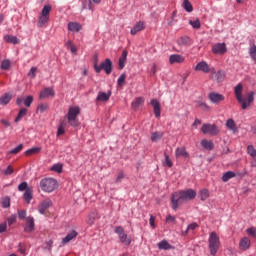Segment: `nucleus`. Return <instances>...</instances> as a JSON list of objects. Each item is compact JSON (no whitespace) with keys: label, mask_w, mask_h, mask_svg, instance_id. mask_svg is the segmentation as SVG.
<instances>
[{"label":"nucleus","mask_w":256,"mask_h":256,"mask_svg":"<svg viewBox=\"0 0 256 256\" xmlns=\"http://www.w3.org/2000/svg\"><path fill=\"white\" fill-rule=\"evenodd\" d=\"M197 197V192L193 189L181 190L172 194L171 203L172 209L177 211L179 205H183L185 201H191Z\"/></svg>","instance_id":"obj_1"},{"label":"nucleus","mask_w":256,"mask_h":256,"mask_svg":"<svg viewBox=\"0 0 256 256\" xmlns=\"http://www.w3.org/2000/svg\"><path fill=\"white\" fill-rule=\"evenodd\" d=\"M234 93L238 103H240L243 110L247 109V107H249V105L255 101V92L253 91L249 92L246 98H243V85L241 84H238L235 87Z\"/></svg>","instance_id":"obj_2"},{"label":"nucleus","mask_w":256,"mask_h":256,"mask_svg":"<svg viewBox=\"0 0 256 256\" xmlns=\"http://www.w3.org/2000/svg\"><path fill=\"white\" fill-rule=\"evenodd\" d=\"M81 114V108L79 106H70L68 109V113L66 115V119H68L69 125L71 127H79V120L77 117Z\"/></svg>","instance_id":"obj_3"},{"label":"nucleus","mask_w":256,"mask_h":256,"mask_svg":"<svg viewBox=\"0 0 256 256\" xmlns=\"http://www.w3.org/2000/svg\"><path fill=\"white\" fill-rule=\"evenodd\" d=\"M208 247L210 250V255L216 256L217 251H219V247H221V240L219 239V235L216 232H211L208 239Z\"/></svg>","instance_id":"obj_4"},{"label":"nucleus","mask_w":256,"mask_h":256,"mask_svg":"<svg viewBox=\"0 0 256 256\" xmlns=\"http://www.w3.org/2000/svg\"><path fill=\"white\" fill-rule=\"evenodd\" d=\"M57 187H59V183L55 178H43L40 181V188L44 193H53Z\"/></svg>","instance_id":"obj_5"},{"label":"nucleus","mask_w":256,"mask_h":256,"mask_svg":"<svg viewBox=\"0 0 256 256\" xmlns=\"http://www.w3.org/2000/svg\"><path fill=\"white\" fill-rule=\"evenodd\" d=\"M94 69L96 73H101V71H105L106 75H111V71H113V63L111 62V59L106 58L104 62H102L100 65H97L96 59Z\"/></svg>","instance_id":"obj_6"},{"label":"nucleus","mask_w":256,"mask_h":256,"mask_svg":"<svg viewBox=\"0 0 256 256\" xmlns=\"http://www.w3.org/2000/svg\"><path fill=\"white\" fill-rule=\"evenodd\" d=\"M115 233L116 235H118L120 243L127 246L131 245V237L127 236V234L125 233V229H123V227L117 226L115 228Z\"/></svg>","instance_id":"obj_7"},{"label":"nucleus","mask_w":256,"mask_h":256,"mask_svg":"<svg viewBox=\"0 0 256 256\" xmlns=\"http://www.w3.org/2000/svg\"><path fill=\"white\" fill-rule=\"evenodd\" d=\"M201 131L204 135H219V128L215 124H203Z\"/></svg>","instance_id":"obj_8"},{"label":"nucleus","mask_w":256,"mask_h":256,"mask_svg":"<svg viewBox=\"0 0 256 256\" xmlns=\"http://www.w3.org/2000/svg\"><path fill=\"white\" fill-rule=\"evenodd\" d=\"M214 55H225L227 53V45L225 43H216L212 46Z\"/></svg>","instance_id":"obj_9"},{"label":"nucleus","mask_w":256,"mask_h":256,"mask_svg":"<svg viewBox=\"0 0 256 256\" xmlns=\"http://www.w3.org/2000/svg\"><path fill=\"white\" fill-rule=\"evenodd\" d=\"M194 70L202 71V73H213L214 72V68L210 67L209 64H207V62H205V61L199 62L195 66Z\"/></svg>","instance_id":"obj_10"},{"label":"nucleus","mask_w":256,"mask_h":256,"mask_svg":"<svg viewBox=\"0 0 256 256\" xmlns=\"http://www.w3.org/2000/svg\"><path fill=\"white\" fill-rule=\"evenodd\" d=\"M208 99L214 105H219V103H221V101H225V96H223L222 94H219L217 92H211L208 94Z\"/></svg>","instance_id":"obj_11"},{"label":"nucleus","mask_w":256,"mask_h":256,"mask_svg":"<svg viewBox=\"0 0 256 256\" xmlns=\"http://www.w3.org/2000/svg\"><path fill=\"white\" fill-rule=\"evenodd\" d=\"M53 205V201L51 199H45L38 205V211L41 215H45L47 209Z\"/></svg>","instance_id":"obj_12"},{"label":"nucleus","mask_w":256,"mask_h":256,"mask_svg":"<svg viewBox=\"0 0 256 256\" xmlns=\"http://www.w3.org/2000/svg\"><path fill=\"white\" fill-rule=\"evenodd\" d=\"M210 74H211V79H214V81H217V83H221L223 79H225V71L223 70H218L216 72L214 68V72H210Z\"/></svg>","instance_id":"obj_13"},{"label":"nucleus","mask_w":256,"mask_h":256,"mask_svg":"<svg viewBox=\"0 0 256 256\" xmlns=\"http://www.w3.org/2000/svg\"><path fill=\"white\" fill-rule=\"evenodd\" d=\"M169 63L170 65H175V63H185V57L181 54H172L169 57Z\"/></svg>","instance_id":"obj_14"},{"label":"nucleus","mask_w":256,"mask_h":256,"mask_svg":"<svg viewBox=\"0 0 256 256\" xmlns=\"http://www.w3.org/2000/svg\"><path fill=\"white\" fill-rule=\"evenodd\" d=\"M150 105H152L154 109V115L157 119L161 117V104L157 101V99H152L150 101Z\"/></svg>","instance_id":"obj_15"},{"label":"nucleus","mask_w":256,"mask_h":256,"mask_svg":"<svg viewBox=\"0 0 256 256\" xmlns=\"http://www.w3.org/2000/svg\"><path fill=\"white\" fill-rule=\"evenodd\" d=\"M177 44L180 47H189L193 44V40L189 36H182L177 40Z\"/></svg>","instance_id":"obj_16"},{"label":"nucleus","mask_w":256,"mask_h":256,"mask_svg":"<svg viewBox=\"0 0 256 256\" xmlns=\"http://www.w3.org/2000/svg\"><path fill=\"white\" fill-rule=\"evenodd\" d=\"M251 247V239L249 237H244L239 242L240 251H247Z\"/></svg>","instance_id":"obj_17"},{"label":"nucleus","mask_w":256,"mask_h":256,"mask_svg":"<svg viewBox=\"0 0 256 256\" xmlns=\"http://www.w3.org/2000/svg\"><path fill=\"white\" fill-rule=\"evenodd\" d=\"M48 97H55V90L53 88H46L42 92H40V99H47Z\"/></svg>","instance_id":"obj_18"},{"label":"nucleus","mask_w":256,"mask_h":256,"mask_svg":"<svg viewBox=\"0 0 256 256\" xmlns=\"http://www.w3.org/2000/svg\"><path fill=\"white\" fill-rule=\"evenodd\" d=\"M35 229V219L33 217L26 218V226L24 228V231L26 233H31Z\"/></svg>","instance_id":"obj_19"},{"label":"nucleus","mask_w":256,"mask_h":256,"mask_svg":"<svg viewBox=\"0 0 256 256\" xmlns=\"http://www.w3.org/2000/svg\"><path fill=\"white\" fill-rule=\"evenodd\" d=\"M77 235H79V233H77V231L75 230H72L62 239L63 245H67V243H71V241H73V239H75Z\"/></svg>","instance_id":"obj_20"},{"label":"nucleus","mask_w":256,"mask_h":256,"mask_svg":"<svg viewBox=\"0 0 256 256\" xmlns=\"http://www.w3.org/2000/svg\"><path fill=\"white\" fill-rule=\"evenodd\" d=\"M81 29H83V26L77 22L68 23V31H71L72 33H79Z\"/></svg>","instance_id":"obj_21"},{"label":"nucleus","mask_w":256,"mask_h":256,"mask_svg":"<svg viewBox=\"0 0 256 256\" xmlns=\"http://www.w3.org/2000/svg\"><path fill=\"white\" fill-rule=\"evenodd\" d=\"M13 99V94L11 93H5L4 95H2L0 97V105H9V103H11V100Z\"/></svg>","instance_id":"obj_22"},{"label":"nucleus","mask_w":256,"mask_h":256,"mask_svg":"<svg viewBox=\"0 0 256 256\" xmlns=\"http://www.w3.org/2000/svg\"><path fill=\"white\" fill-rule=\"evenodd\" d=\"M143 29H145V23L140 21L133 26L130 33L131 35H137V33H139V31H143Z\"/></svg>","instance_id":"obj_23"},{"label":"nucleus","mask_w":256,"mask_h":256,"mask_svg":"<svg viewBox=\"0 0 256 256\" xmlns=\"http://www.w3.org/2000/svg\"><path fill=\"white\" fill-rule=\"evenodd\" d=\"M127 55H128L127 50H124L122 52L121 57L119 58V62H118L119 69H124L125 68V63H127Z\"/></svg>","instance_id":"obj_24"},{"label":"nucleus","mask_w":256,"mask_h":256,"mask_svg":"<svg viewBox=\"0 0 256 256\" xmlns=\"http://www.w3.org/2000/svg\"><path fill=\"white\" fill-rule=\"evenodd\" d=\"M4 41H6V43H11L12 45H19L20 43L17 36H13V35H5Z\"/></svg>","instance_id":"obj_25"},{"label":"nucleus","mask_w":256,"mask_h":256,"mask_svg":"<svg viewBox=\"0 0 256 256\" xmlns=\"http://www.w3.org/2000/svg\"><path fill=\"white\" fill-rule=\"evenodd\" d=\"M176 157H184L185 159H188L189 153L185 149V147L177 148L175 151Z\"/></svg>","instance_id":"obj_26"},{"label":"nucleus","mask_w":256,"mask_h":256,"mask_svg":"<svg viewBox=\"0 0 256 256\" xmlns=\"http://www.w3.org/2000/svg\"><path fill=\"white\" fill-rule=\"evenodd\" d=\"M24 201H26V203H31V200L33 199V188H28L25 192H24Z\"/></svg>","instance_id":"obj_27"},{"label":"nucleus","mask_w":256,"mask_h":256,"mask_svg":"<svg viewBox=\"0 0 256 256\" xmlns=\"http://www.w3.org/2000/svg\"><path fill=\"white\" fill-rule=\"evenodd\" d=\"M201 145L204 149H207V151H213V148L215 147L213 141H209L206 139L201 141Z\"/></svg>","instance_id":"obj_28"},{"label":"nucleus","mask_w":256,"mask_h":256,"mask_svg":"<svg viewBox=\"0 0 256 256\" xmlns=\"http://www.w3.org/2000/svg\"><path fill=\"white\" fill-rule=\"evenodd\" d=\"M97 220V212H91L87 219H86V223L87 225H94L95 224V221Z\"/></svg>","instance_id":"obj_29"},{"label":"nucleus","mask_w":256,"mask_h":256,"mask_svg":"<svg viewBox=\"0 0 256 256\" xmlns=\"http://www.w3.org/2000/svg\"><path fill=\"white\" fill-rule=\"evenodd\" d=\"M158 249L167 251L169 249H173V247L171 246V244H169V242H167V240H162L158 243Z\"/></svg>","instance_id":"obj_30"},{"label":"nucleus","mask_w":256,"mask_h":256,"mask_svg":"<svg viewBox=\"0 0 256 256\" xmlns=\"http://www.w3.org/2000/svg\"><path fill=\"white\" fill-rule=\"evenodd\" d=\"M111 98V93L99 92L96 98V101H107Z\"/></svg>","instance_id":"obj_31"},{"label":"nucleus","mask_w":256,"mask_h":256,"mask_svg":"<svg viewBox=\"0 0 256 256\" xmlns=\"http://www.w3.org/2000/svg\"><path fill=\"white\" fill-rule=\"evenodd\" d=\"M46 23H49V17L48 16H43L42 14H40V16L38 17L37 27L41 28Z\"/></svg>","instance_id":"obj_32"},{"label":"nucleus","mask_w":256,"mask_h":256,"mask_svg":"<svg viewBox=\"0 0 256 256\" xmlns=\"http://www.w3.org/2000/svg\"><path fill=\"white\" fill-rule=\"evenodd\" d=\"M145 103V99H143V97H138L135 99L134 102H132V108L137 110L139 109V107H141V105H143Z\"/></svg>","instance_id":"obj_33"},{"label":"nucleus","mask_w":256,"mask_h":256,"mask_svg":"<svg viewBox=\"0 0 256 256\" xmlns=\"http://www.w3.org/2000/svg\"><path fill=\"white\" fill-rule=\"evenodd\" d=\"M37 153H41V148L34 147L25 151V155L27 157H31V155H37Z\"/></svg>","instance_id":"obj_34"},{"label":"nucleus","mask_w":256,"mask_h":256,"mask_svg":"<svg viewBox=\"0 0 256 256\" xmlns=\"http://www.w3.org/2000/svg\"><path fill=\"white\" fill-rule=\"evenodd\" d=\"M27 115V108H21L17 117L15 118V123H19Z\"/></svg>","instance_id":"obj_35"},{"label":"nucleus","mask_w":256,"mask_h":256,"mask_svg":"<svg viewBox=\"0 0 256 256\" xmlns=\"http://www.w3.org/2000/svg\"><path fill=\"white\" fill-rule=\"evenodd\" d=\"M188 23L191 25L192 29H201V20H199V18L189 20Z\"/></svg>","instance_id":"obj_36"},{"label":"nucleus","mask_w":256,"mask_h":256,"mask_svg":"<svg viewBox=\"0 0 256 256\" xmlns=\"http://www.w3.org/2000/svg\"><path fill=\"white\" fill-rule=\"evenodd\" d=\"M226 127L228 129H230V131H237V125L235 124V120L233 119H228L227 122H226Z\"/></svg>","instance_id":"obj_37"},{"label":"nucleus","mask_w":256,"mask_h":256,"mask_svg":"<svg viewBox=\"0 0 256 256\" xmlns=\"http://www.w3.org/2000/svg\"><path fill=\"white\" fill-rule=\"evenodd\" d=\"M233 177H235V172L233 171H228L226 173L223 174L222 176V181L224 183H227V181H229V179H233Z\"/></svg>","instance_id":"obj_38"},{"label":"nucleus","mask_w":256,"mask_h":256,"mask_svg":"<svg viewBox=\"0 0 256 256\" xmlns=\"http://www.w3.org/2000/svg\"><path fill=\"white\" fill-rule=\"evenodd\" d=\"M201 201H207L209 199V190L208 189H202L199 192Z\"/></svg>","instance_id":"obj_39"},{"label":"nucleus","mask_w":256,"mask_h":256,"mask_svg":"<svg viewBox=\"0 0 256 256\" xmlns=\"http://www.w3.org/2000/svg\"><path fill=\"white\" fill-rule=\"evenodd\" d=\"M163 139V132H153L151 135V141L157 142Z\"/></svg>","instance_id":"obj_40"},{"label":"nucleus","mask_w":256,"mask_h":256,"mask_svg":"<svg viewBox=\"0 0 256 256\" xmlns=\"http://www.w3.org/2000/svg\"><path fill=\"white\" fill-rule=\"evenodd\" d=\"M247 153L248 155H250L251 158L254 159V161H256V149L255 147H253V145H249L247 147Z\"/></svg>","instance_id":"obj_41"},{"label":"nucleus","mask_w":256,"mask_h":256,"mask_svg":"<svg viewBox=\"0 0 256 256\" xmlns=\"http://www.w3.org/2000/svg\"><path fill=\"white\" fill-rule=\"evenodd\" d=\"M183 8L185 9V11H187V13L193 12V5H191V2H189V0L183 1Z\"/></svg>","instance_id":"obj_42"},{"label":"nucleus","mask_w":256,"mask_h":256,"mask_svg":"<svg viewBox=\"0 0 256 256\" xmlns=\"http://www.w3.org/2000/svg\"><path fill=\"white\" fill-rule=\"evenodd\" d=\"M51 5H45L42 9V12H41V15H43L44 17H48L49 18V15L51 13Z\"/></svg>","instance_id":"obj_43"},{"label":"nucleus","mask_w":256,"mask_h":256,"mask_svg":"<svg viewBox=\"0 0 256 256\" xmlns=\"http://www.w3.org/2000/svg\"><path fill=\"white\" fill-rule=\"evenodd\" d=\"M2 207L4 209H9V207H11V198H9V196L2 199Z\"/></svg>","instance_id":"obj_44"},{"label":"nucleus","mask_w":256,"mask_h":256,"mask_svg":"<svg viewBox=\"0 0 256 256\" xmlns=\"http://www.w3.org/2000/svg\"><path fill=\"white\" fill-rule=\"evenodd\" d=\"M93 3L99 5L101 3V0H89L88 6L84 5L83 9H89L90 11H93Z\"/></svg>","instance_id":"obj_45"},{"label":"nucleus","mask_w":256,"mask_h":256,"mask_svg":"<svg viewBox=\"0 0 256 256\" xmlns=\"http://www.w3.org/2000/svg\"><path fill=\"white\" fill-rule=\"evenodd\" d=\"M51 171H55V173H62L63 172V164H61V163L54 164L51 167Z\"/></svg>","instance_id":"obj_46"},{"label":"nucleus","mask_w":256,"mask_h":256,"mask_svg":"<svg viewBox=\"0 0 256 256\" xmlns=\"http://www.w3.org/2000/svg\"><path fill=\"white\" fill-rule=\"evenodd\" d=\"M11 67V61L9 60H3L2 63H1V69L3 71H9Z\"/></svg>","instance_id":"obj_47"},{"label":"nucleus","mask_w":256,"mask_h":256,"mask_svg":"<svg viewBox=\"0 0 256 256\" xmlns=\"http://www.w3.org/2000/svg\"><path fill=\"white\" fill-rule=\"evenodd\" d=\"M196 227H199V225L194 222V223L188 225L186 231L182 232V234L185 236V235H187V233H189V231H195Z\"/></svg>","instance_id":"obj_48"},{"label":"nucleus","mask_w":256,"mask_h":256,"mask_svg":"<svg viewBox=\"0 0 256 256\" xmlns=\"http://www.w3.org/2000/svg\"><path fill=\"white\" fill-rule=\"evenodd\" d=\"M33 187H29L27 182H22L20 185H18V191H27V189H32Z\"/></svg>","instance_id":"obj_49"},{"label":"nucleus","mask_w":256,"mask_h":256,"mask_svg":"<svg viewBox=\"0 0 256 256\" xmlns=\"http://www.w3.org/2000/svg\"><path fill=\"white\" fill-rule=\"evenodd\" d=\"M23 150V144H19L16 148L9 151L12 155H17V153H21Z\"/></svg>","instance_id":"obj_50"},{"label":"nucleus","mask_w":256,"mask_h":256,"mask_svg":"<svg viewBox=\"0 0 256 256\" xmlns=\"http://www.w3.org/2000/svg\"><path fill=\"white\" fill-rule=\"evenodd\" d=\"M125 79H127V75L122 74L117 81L119 87H123L125 85Z\"/></svg>","instance_id":"obj_51"},{"label":"nucleus","mask_w":256,"mask_h":256,"mask_svg":"<svg viewBox=\"0 0 256 256\" xmlns=\"http://www.w3.org/2000/svg\"><path fill=\"white\" fill-rule=\"evenodd\" d=\"M36 76H37V67H32L28 72V77H30V79H35Z\"/></svg>","instance_id":"obj_52"},{"label":"nucleus","mask_w":256,"mask_h":256,"mask_svg":"<svg viewBox=\"0 0 256 256\" xmlns=\"http://www.w3.org/2000/svg\"><path fill=\"white\" fill-rule=\"evenodd\" d=\"M246 233L256 239V227H250L246 230Z\"/></svg>","instance_id":"obj_53"},{"label":"nucleus","mask_w":256,"mask_h":256,"mask_svg":"<svg viewBox=\"0 0 256 256\" xmlns=\"http://www.w3.org/2000/svg\"><path fill=\"white\" fill-rule=\"evenodd\" d=\"M31 103H33V96H27L24 99V105L25 107H31Z\"/></svg>","instance_id":"obj_54"},{"label":"nucleus","mask_w":256,"mask_h":256,"mask_svg":"<svg viewBox=\"0 0 256 256\" xmlns=\"http://www.w3.org/2000/svg\"><path fill=\"white\" fill-rule=\"evenodd\" d=\"M164 157H165L164 165H166L167 167H173V162L171 161V158H169L167 154H164Z\"/></svg>","instance_id":"obj_55"},{"label":"nucleus","mask_w":256,"mask_h":256,"mask_svg":"<svg viewBox=\"0 0 256 256\" xmlns=\"http://www.w3.org/2000/svg\"><path fill=\"white\" fill-rule=\"evenodd\" d=\"M57 135H65V126H63V123L58 127Z\"/></svg>","instance_id":"obj_56"},{"label":"nucleus","mask_w":256,"mask_h":256,"mask_svg":"<svg viewBox=\"0 0 256 256\" xmlns=\"http://www.w3.org/2000/svg\"><path fill=\"white\" fill-rule=\"evenodd\" d=\"M48 108L49 106L47 104H41L38 106V111H40V113H45V111H47Z\"/></svg>","instance_id":"obj_57"},{"label":"nucleus","mask_w":256,"mask_h":256,"mask_svg":"<svg viewBox=\"0 0 256 256\" xmlns=\"http://www.w3.org/2000/svg\"><path fill=\"white\" fill-rule=\"evenodd\" d=\"M123 179H125V174L123 172H119L118 176L116 178V183H121V181H123Z\"/></svg>","instance_id":"obj_58"},{"label":"nucleus","mask_w":256,"mask_h":256,"mask_svg":"<svg viewBox=\"0 0 256 256\" xmlns=\"http://www.w3.org/2000/svg\"><path fill=\"white\" fill-rule=\"evenodd\" d=\"M4 175H13V167L8 166L7 169L4 170Z\"/></svg>","instance_id":"obj_59"},{"label":"nucleus","mask_w":256,"mask_h":256,"mask_svg":"<svg viewBox=\"0 0 256 256\" xmlns=\"http://www.w3.org/2000/svg\"><path fill=\"white\" fill-rule=\"evenodd\" d=\"M7 231V222L0 224V233H5Z\"/></svg>","instance_id":"obj_60"},{"label":"nucleus","mask_w":256,"mask_h":256,"mask_svg":"<svg viewBox=\"0 0 256 256\" xmlns=\"http://www.w3.org/2000/svg\"><path fill=\"white\" fill-rule=\"evenodd\" d=\"M149 223H150V226H151L153 229H155V216L150 215Z\"/></svg>","instance_id":"obj_61"},{"label":"nucleus","mask_w":256,"mask_h":256,"mask_svg":"<svg viewBox=\"0 0 256 256\" xmlns=\"http://www.w3.org/2000/svg\"><path fill=\"white\" fill-rule=\"evenodd\" d=\"M17 221V217L15 216H11L8 218V225L11 226L13 225V223H15Z\"/></svg>","instance_id":"obj_62"},{"label":"nucleus","mask_w":256,"mask_h":256,"mask_svg":"<svg viewBox=\"0 0 256 256\" xmlns=\"http://www.w3.org/2000/svg\"><path fill=\"white\" fill-rule=\"evenodd\" d=\"M52 247H53V240H49L48 242H46L45 249H47V251H51Z\"/></svg>","instance_id":"obj_63"},{"label":"nucleus","mask_w":256,"mask_h":256,"mask_svg":"<svg viewBox=\"0 0 256 256\" xmlns=\"http://www.w3.org/2000/svg\"><path fill=\"white\" fill-rule=\"evenodd\" d=\"M249 53H250V55H253V54L256 53V45H255V44H253V45L250 47Z\"/></svg>","instance_id":"obj_64"}]
</instances>
